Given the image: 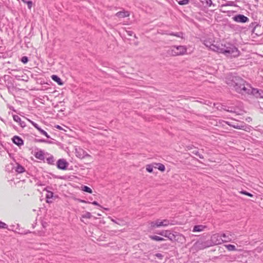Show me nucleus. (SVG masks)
I'll return each instance as SVG.
<instances>
[{"label": "nucleus", "instance_id": "f257e3e1", "mask_svg": "<svg viewBox=\"0 0 263 263\" xmlns=\"http://www.w3.org/2000/svg\"><path fill=\"white\" fill-rule=\"evenodd\" d=\"M231 85L237 92L243 95L251 94L256 98H263V90L253 88L249 84H246L245 81L239 77H233Z\"/></svg>", "mask_w": 263, "mask_h": 263}, {"label": "nucleus", "instance_id": "f03ea898", "mask_svg": "<svg viewBox=\"0 0 263 263\" xmlns=\"http://www.w3.org/2000/svg\"><path fill=\"white\" fill-rule=\"evenodd\" d=\"M214 51L224 54L226 56L237 57L239 54L238 49L233 44L224 42L219 44L218 46H214Z\"/></svg>", "mask_w": 263, "mask_h": 263}, {"label": "nucleus", "instance_id": "7ed1b4c3", "mask_svg": "<svg viewBox=\"0 0 263 263\" xmlns=\"http://www.w3.org/2000/svg\"><path fill=\"white\" fill-rule=\"evenodd\" d=\"M187 52V48L185 46H173L171 47L167 51L168 55L171 56H178L185 54Z\"/></svg>", "mask_w": 263, "mask_h": 263}, {"label": "nucleus", "instance_id": "20e7f679", "mask_svg": "<svg viewBox=\"0 0 263 263\" xmlns=\"http://www.w3.org/2000/svg\"><path fill=\"white\" fill-rule=\"evenodd\" d=\"M211 241L213 245H218L223 243V239L221 238V234H213L211 237Z\"/></svg>", "mask_w": 263, "mask_h": 263}, {"label": "nucleus", "instance_id": "39448f33", "mask_svg": "<svg viewBox=\"0 0 263 263\" xmlns=\"http://www.w3.org/2000/svg\"><path fill=\"white\" fill-rule=\"evenodd\" d=\"M158 234L165 237H167L168 239L172 241L175 239V235L168 230L162 231L161 232L158 233Z\"/></svg>", "mask_w": 263, "mask_h": 263}, {"label": "nucleus", "instance_id": "423d86ee", "mask_svg": "<svg viewBox=\"0 0 263 263\" xmlns=\"http://www.w3.org/2000/svg\"><path fill=\"white\" fill-rule=\"evenodd\" d=\"M234 20L237 22L246 23L249 20V18L243 15L238 14L234 17Z\"/></svg>", "mask_w": 263, "mask_h": 263}, {"label": "nucleus", "instance_id": "0eeeda50", "mask_svg": "<svg viewBox=\"0 0 263 263\" xmlns=\"http://www.w3.org/2000/svg\"><path fill=\"white\" fill-rule=\"evenodd\" d=\"M75 150L76 156L79 158L82 159L85 157L89 156L88 154H87L81 148H76Z\"/></svg>", "mask_w": 263, "mask_h": 263}, {"label": "nucleus", "instance_id": "6e6552de", "mask_svg": "<svg viewBox=\"0 0 263 263\" xmlns=\"http://www.w3.org/2000/svg\"><path fill=\"white\" fill-rule=\"evenodd\" d=\"M67 165V162L64 159H60L57 162V166L61 170H66Z\"/></svg>", "mask_w": 263, "mask_h": 263}, {"label": "nucleus", "instance_id": "1a4fd4ad", "mask_svg": "<svg viewBox=\"0 0 263 263\" xmlns=\"http://www.w3.org/2000/svg\"><path fill=\"white\" fill-rule=\"evenodd\" d=\"M203 44L207 47H209L211 50L214 51V46H218V45H214L213 44V40L212 39H208L204 40L203 42Z\"/></svg>", "mask_w": 263, "mask_h": 263}, {"label": "nucleus", "instance_id": "9d476101", "mask_svg": "<svg viewBox=\"0 0 263 263\" xmlns=\"http://www.w3.org/2000/svg\"><path fill=\"white\" fill-rule=\"evenodd\" d=\"M222 123H225V124H227L235 128H236V129H243V130H245V127H246V126L245 125H238V124H231L229 122H226V121H222ZM222 125H223L224 124H222Z\"/></svg>", "mask_w": 263, "mask_h": 263}, {"label": "nucleus", "instance_id": "9b49d317", "mask_svg": "<svg viewBox=\"0 0 263 263\" xmlns=\"http://www.w3.org/2000/svg\"><path fill=\"white\" fill-rule=\"evenodd\" d=\"M221 238L223 239V242H228L232 241L231 234L230 232L227 233H221Z\"/></svg>", "mask_w": 263, "mask_h": 263}, {"label": "nucleus", "instance_id": "f8f14e48", "mask_svg": "<svg viewBox=\"0 0 263 263\" xmlns=\"http://www.w3.org/2000/svg\"><path fill=\"white\" fill-rule=\"evenodd\" d=\"M169 224V221L166 219L163 220L162 221H160L159 220H156V227H166Z\"/></svg>", "mask_w": 263, "mask_h": 263}, {"label": "nucleus", "instance_id": "ddd939ff", "mask_svg": "<svg viewBox=\"0 0 263 263\" xmlns=\"http://www.w3.org/2000/svg\"><path fill=\"white\" fill-rule=\"evenodd\" d=\"M208 247V246L207 245H206L205 242H204L198 241V242H196L194 244V247L196 249H198V250H202V249H203Z\"/></svg>", "mask_w": 263, "mask_h": 263}, {"label": "nucleus", "instance_id": "4468645a", "mask_svg": "<svg viewBox=\"0 0 263 263\" xmlns=\"http://www.w3.org/2000/svg\"><path fill=\"white\" fill-rule=\"evenodd\" d=\"M116 16L119 18H124L129 16V13L126 11H119L116 13Z\"/></svg>", "mask_w": 263, "mask_h": 263}, {"label": "nucleus", "instance_id": "2eb2a0df", "mask_svg": "<svg viewBox=\"0 0 263 263\" xmlns=\"http://www.w3.org/2000/svg\"><path fill=\"white\" fill-rule=\"evenodd\" d=\"M12 140H13V142H14V143H15V144H16L18 146L22 145L23 144V140L18 136H14Z\"/></svg>", "mask_w": 263, "mask_h": 263}, {"label": "nucleus", "instance_id": "dca6fc26", "mask_svg": "<svg viewBox=\"0 0 263 263\" xmlns=\"http://www.w3.org/2000/svg\"><path fill=\"white\" fill-rule=\"evenodd\" d=\"M224 247L226 248L229 251H241V249L237 250L235 247V246L233 245H225Z\"/></svg>", "mask_w": 263, "mask_h": 263}, {"label": "nucleus", "instance_id": "f3484780", "mask_svg": "<svg viewBox=\"0 0 263 263\" xmlns=\"http://www.w3.org/2000/svg\"><path fill=\"white\" fill-rule=\"evenodd\" d=\"M206 228L205 226L203 225H197L194 226L193 232H201L203 231Z\"/></svg>", "mask_w": 263, "mask_h": 263}, {"label": "nucleus", "instance_id": "a211bd4d", "mask_svg": "<svg viewBox=\"0 0 263 263\" xmlns=\"http://www.w3.org/2000/svg\"><path fill=\"white\" fill-rule=\"evenodd\" d=\"M52 79L56 82L59 85H62L63 84L61 79L57 75H52L51 76Z\"/></svg>", "mask_w": 263, "mask_h": 263}, {"label": "nucleus", "instance_id": "6ab92c4d", "mask_svg": "<svg viewBox=\"0 0 263 263\" xmlns=\"http://www.w3.org/2000/svg\"><path fill=\"white\" fill-rule=\"evenodd\" d=\"M165 34L173 35V36H176L178 37H180L181 39L183 38V33L181 32H176V33H165Z\"/></svg>", "mask_w": 263, "mask_h": 263}, {"label": "nucleus", "instance_id": "aec40b11", "mask_svg": "<svg viewBox=\"0 0 263 263\" xmlns=\"http://www.w3.org/2000/svg\"><path fill=\"white\" fill-rule=\"evenodd\" d=\"M35 157L40 160H43L44 158L43 153L42 151H39L35 153Z\"/></svg>", "mask_w": 263, "mask_h": 263}, {"label": "nucleus", "instance_id": "412c9836", "mask_svg": "<svg viewBox=\"0 0 263 263\" xmlns=\"http://www.w3.org/2000/svg\"><path fill=\"white\" fill-rule=\"evenodd\" d=\"M53 193L50 191H47V193L46 195V198L47 199V202L48 203H51L52 201H50L49 199L52 198L53 197Z\"/></svg>", "mask_w": 263, "mask_h": 263}, {"label": "nucleus", "instance_id": "4be33fe9", "mask_svg": "<svg viewBox=\"0 0 263 263\" xmlns=\"http://www.w3.org/2000/svg\"><path fill=\"white\" fill-rule=\"evenodd\" d=\"M15 171L18 173H22L25 171V168L22 165L17 164Z\"/></svg>", "mask_w": 263, "mask_h": 263}, {"label": "nucleus", "instance_id": "5701e85b", "mask_svg": "<svg viewBox=\"0 0 263 263\" xmlns=\"http://www.w3.org/2000/svg\"><path fill=\"white\" fill-rule=\"evenodd\" d=\"M152 239L156 240V241H163L164 240V238L158 236H150L149 237Z\"/></svg>", "mask_w": 263, "mask_h": 263}, {"label": "nucleus", "instance_id": "b1692460", "mask_svg": "<svg viewBox=\"0 0 263 263\" xmlns=\"http://www.w3.org/2000/svg\"><path fill=\"white\" fill-rule=\"evenodd\" d=\"M82 190L89 193H92V190L87 186H82Z\"/></svg>", "mask_w": 263, "mask_h": 263}, {"label": "nucleus", "instance_id": "393cba45", "mask_svg": "<svg viewBox=\"0 0 263 263\" xmlns=\"http://www.w3.org/2000/svg\"><path fill=\"white\" fill-rule=\"evenodd\" d=\"M91 216V214L90 212H86L82 215V218H90Z\"/></svg>", "mask_w": 263, "mask_h": 263}, {"label": "nucleus", "instance_id": "a878e982", "mask_svg": "<svg viewBox=\"0 0 263 263\" xmlns=\"http://www.w3.org/2000/svg\"><path fill=\"white\" fill-rule=\"evenodd\" d=\"M42 135L45 136L47 138H50L49 135L46 132L41 129L40 127L37 129Z\"/></svg>", "mask_w": 263, "mask_h": 263}, {"label": "nucleus", "instance_id": "bb28decb", "mask_svg": "<svg viewBox=\"0 0 263 263\" xmlns=\"http://www.w3.org/2000/svg\"><path fill=\"white\" fill-rule=\"evenodd\" d=\"M156 165L158 166V169L162 172L164 171L165 170V166L163 164L161 163H158L156 164Z\"/></svg>", "mask_w": 263, "mask_h": 263}, {"label": "nucleus", "instance_id": "cd10ccee", "mask_svg": "<svg viewBox=\"0 0 263 263\" xmlns=\"http://www.w3.org/2000/svg\"><path fill=\"white\" fill-rule=\"evenodd\" d=\"M189 3V0H181L178 2V4L180 5H187Z\"/></svg>", "mask_w": 263, "mask_h": 263}, {"label": "nucleus", "instance_id": "c85d7f7f", "mask_svg": "<svg viewBox=\"0 0 263 263\" xmlns=\"http://www.w3.org/2000/svg\"><path fill=\"white\" fill-rule=\"evenodd\" d=\"M146 170L149 173H152L153 171V168L151 165H147L146 166Z\"/></svg>", "mask_w": 263, "mask_h": 263}, {"label": "nucleus", "instance_id": "c756f323", "mask_svg": "<svg viewBox=\"0 0 263 263\" xmlns=\"http://www.w3.org/2000/svg\"><path fill=\"white\" fill-rule=\"evenodd\" d=\"M13 120L18 123H20L21 122V118L17 116V115H14L13 117Z\"/></svg>", "mask_w": 263, "mask_h": 263}, {"label": "nucleus", "instance_id": "7c9ffc66", "mask_svg": "<svg viewBox=\"0 0 263 263\" xmlns=\"http://www.w3.org/2000/svg\"><path fill=\"white\" fill-rule=\"evenodd\" d=\"M28 121L31 123V124L36 129H38L40 127L39 126V125L35 123V122H34L33 121L30 120H28Z\"/></svg>", "mask_w": 263, "mask_h": 263}, {"label": "nucleus", "instance_id": "2f4dec72", "mask_svg": "<svg viewBox=\"0 0 263 263\" xmlns=\"http://www.w3.org/2000/svg\"><path fill=\"white\" fill-rule=\"evenodd\" d=\"M240 193L241 194L247 195V196H250V197H253V195L252 194H251V193H248V192H247L246 191H241Z\"/></svg>", "mask_w": 263, "mask_h": 263}, {"label": "nucleus", "instance_id": "473e14b6", "mask_svg": "<svg viewBox=\"0 0 263 263\" xmlns=\"http://www.w3.org/2000/svg\"><path fill=\"white\" fill-rule=\"evenodd\" d=\"M261 28V26L260 25H256L255 27H254V29H253V32L255 33L256 35H259V34H258L255 31H256V30L257 29H259V28Z\"/></svg>", "mask_w": 263, "mask_h": 263}, {"label": "nucleus", "instance_id": "72a5a7b5", "mask_svg": "<svg viewBox=\"0 0 263 263\" xmlns=\"http://www.w3.org/2000/svg\"><path fill=\"white\" fill-rule=\"evenodd\" d=\"M26 3L27 4L28 8L29 9H31V7L32 6V1H27V2Z\"/></svg>", "mask_w": 263, "mask_h": 263}, {"label": "nucleus", "instance_id": "f704fd0d", "mask_svg": "<svg viewBox=\"0 0 263 263\" xmlns=\"http://www.w3.org/2000/svg\"><path fill=\"white\" fill-rule=\"evenodd\" d=\"M28 61V58L27 57H23L22 58V60H21V61L23 63H27Z\"/></svg>", "mask_w": 263, "mask_h": 263}, {"label": "nucleus", "instance_id": "c9c22d12", "mask_svg": "<svg viewBox=\"0 0 263 263\" xmlns=\"http://www.w3.org/2000/svg\"><path fill=\"white\" fill-rule=\"evenodd\" d=\"M0 228H7V224L0 221Z\"/></svg>", "mask_w": 263, "mask_h": 263}, {"label": "nucleus", "instance_id": "e433bc0d", "mask_svg": "<svg viewBox=\"0 0 263 263\" xmlns=\"http://www.w3.org/2000/svg\"><path fill=\"white\" fill-rule=\"evenodd\" d=\"M205 3L206 5L209 7L213 5L212 0H205Z\"/></svg>", "mask_w": 263, "mask_h": 263}, {"label": "nucleus", "instance_id": "4c0bfd02", "mask_svg": "<svg viewBox=\"0 0 263 263\" xmlns=\"http://www.w3.org/2000/svg\"><path fill=\"white\" fill-rule=\"evenodd\" d=\"M155 255V256H156L157 257H158V258H159L160 259H162V258L163 257L162 254H161V253H157Z\"/></svg>", "mask_w": 263, "mask_h": 263}, {"label": "nucleus", "instance_id": "58836bf2", "mask_svg": "<svg viewBox=\"0 0 263 263\" xmlns=\"http://www.w3.org/2000/svg\"><path fill=\"white\" fill-rule=\"evenodd\" d=\"M150 224H151V227H152V228L156 227V221L151 222Z\"/></svg>", "mask_w": 263, "mask_h": 263}, {"label": "nucleus", "instance_id": "ea45409f", "mask_svg": "<svg viewBox=\"0 0 263 263\" xmlns=\"http://www.w3.org/2000/svg\"><path fill=\"white\" fill-rule=\"evenodd\" d=\"M92 204L95 205H98L102 208V206L96 201L92 202Z\"/></svg>", "mask_w": 263, "mask_h": 263}, {"label": "nucleus", "instance_id": "a19ab883", "mask_svg": "<svg viewBox=\"0 0 263 263\" xmlns=\"http://www.w3.org/2000/svg\"><path fill=\"white\" fill-rule=\"evenodd\" d=\"M195 154H196L197 156H199V157L200 158H201V159H203V156H202V155H200L198 152H197L195 153Z\"/></svg>", "mask_w": 263, "mask_h": 263}, {"label": "nucleus", "instance_id": "79ce46f5", "mask_svg": "<svg viewBox=\"0 0 263 263\" xmlns=\"http://www.w3.org/2000/svg\"><path fill=\"white\" fill-rule=\"evenodd\" d=\"M20 125H21V126H22V127L25 126V123H24V122H21L20 123Z\"/></svg>", "mask_w": 263, "mask_h": 263}, {"label": "nucleus", "instance_id": "37998d69", "mask_svg": "<svg viewBox=\"0 0 263 263\" xmlns=\"http://www.w3.org/2000/svg\"><path fill=\"white\" fill-rule=\"evenodd\" d=\"M232 3H233V2H229V4H226V6H232Z\"/></svg>", "mask_w": 263, "mask_h": 263}, {"label": "nucleus", "instance_id": "c03bdc74", "mask_svg": "<svg viewBox=\"0 0 263 263\" xmlns=\"http://www.w3.org/2000/svg\"><path fill=\"white\" fill-rule=\"evenodd\" d=\"M110 219H111V220L112 222H115V223H116L118 224V222H117L115 220H114V219H112V218H110ZM119 224H120L119 223Z\"/></svg>", "mask_w": 263, "mask_h": 263}, {"label": "nucleus", "instance_id": "a18cd8bd", "mask_svg": "<svg viewBox=\"0 0 263 263\" xmlns=\"http://www.w3.org/2000/svg\"><path fill=\"white\" fill-rule=\"evenodd\" d=\"M228 111H229V112H235V111H233L232 110H229V109H227V110Z\"/></svg>", "mask_w": 263, "mask_h": 263}, {"label": "nucleus", "instance_id": "49530a36", "mask_svg": "<svg viewBox=\"0 0 263 263\" xmlns=\"http://www.w3.org/2000/svg\"><path fill=\"white\" fill-rule=\"evenodd\" d=\"M57 128H58V129H61V127L59 125H58Z\"/></svg>", "mask_w": 263, "mask_h": 263}, {"label": "nucleus", "instance_id": "de8ad7c7", "mask_svg": "<svg viewBox=\"0 0 263 263\" xmlns=\"http://www.w3.org/2000/svg\"><path fill=\"white\" fill-rule=\"evenodd\" d=\"M41 141H42V142H47V141L44 140H41Z\"/></svg>", "mask_w": 263, "mask_h": 263}, {"label": "nucleus", "instance_id": "09e8293b", "mask_svg": "<svg viewBox=\"0 0 263 263\" xmlns=\"http://www.w3.org/2000/svg\"><path fill=\"white\" fill-rule=\"evenodd\" d=\"M24 3H26L27 2V1H26L25 0H22Z\"/></svg>", "mask_w": 263, "mask_h": 263}, {"label": "nucleus", "instance_id": "8fccbe9b", "mask_svg": "<svg viewBox=\"0 0 263 263\" xmlns=\"http://www.w3.org/2000/svg\"><path fill=\"white\" fill-rule=\"evenodd\" d=\"M104 210H108V209H107V208H104Z\"/></svg>", "mask_w": 263, "mask_h": 263}, {"label": "nucleus", "instance_id": "3c124183", "mask_svg": "<svg viewBox=\"0 0 263 263\" xmlns=\"http://www.w3.org/2000/svg\"><path fill=\"white\" fill-rule=\"evenodd\" d=\"M98 215L99 216H101V215L100 214H98Z\"/></svg>", "mask_w": 263, "mask_h": 263}, {"label": "nucleus", "instance_id": "603ef678", "mask_svg": "<svg viewBox=\"0 0 263 263\" xmlns=\"http://www.w3.org/2000/svg\"><path fill=\"white\" fill-rule=\"evenodd\" d=\"M81 202H85V201H84V200H81Z\"/></svg>", "mask_w": 263, "mask_h": 263}]
</instances>
